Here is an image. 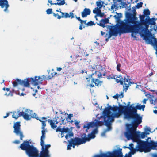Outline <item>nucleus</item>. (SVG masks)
<instances>
[{"mask_svg":"<svg viewBox=\"0 0 157 157\" xmlns=\"http://www.w3.org/2000/svg\"><path fill=\"white\" fill-rule=\"evenodd\" d=\"M120 66H121V65L120 64H117V70L119 71H120Z\"/></svg>","mask_w":157,"mask_h":157,"instance_id":"4c0bfd02","label":"nucleus"},{"mask_svg":"<svg viewBox=\"0 0 157 157\" xmlns=\"http://www.w3.org/2000/svg\"><path fill=\"white\" fill-rule=\"evenodd\" d=\"M73 136V133L71 132H70L65 135V137L66 139L67 140L68 138L72 137Z\"/></svg>","mask_w":157,"mask_h":157,"instance_id":"cd10ccee","label":"nucleus"},{"mask_svg":"<svg viewBox=\"0 0 157 157\" xmlns=\"http://www.w3.org/2000/svg\"><path fill=\"white\" fill-rule=\"evenodd\" d=\"M94 43L96 44L97 45H98L99 44L98 43L97 41H95L94 42Z\"/></svg>","mask_w":157,"mask_h":157,"instance_id":"13d9d810","label":"nucleus"},{"mask_svg":"<svg viewBox=\"0 0 157 157\" xmlns=\"http://www.w3.org/2000/svg\"><path fill=\"white\" fill-rule=\"evenodd\" d=\"M153 157H157V154H155L153 155Z\"/></svg>","mask_w":157,"mask_h":157,"instance_id":"0e129e2a","label":"nucleus"},{"mask_svg":"<svg viewBox=\"0 0 157 157\" xmlns=\"http://www.w3.org/2000/svg\"><path fill=\"white\" fill-rule=\"evenodd\" d=\"M30 81L34 86H37L42 83L41 82L46 79V76L43 75L40 76H35L34 78H30Z\"/></svg>","mask_w":157,"mask_h":157,"instance_id":"9b49d317","label":"nucleus"},{"mask_svg":"<svg viewBox=\"0 0 157 157\" xmlns=\"http://www.w3.org/2000/svg\"><path fill=\"white\" fill-rule=\"evenodd\" d=\"M0 6L1 8H4V12L7 13L9 12L8 8L10 7V5L7 0H0Z\"/></svg>","mask_w":157,"mask_h":157,"instance_id":"4468645a","label":"nucleus"},{"mask_svg":"<svg viewBox=\"0 0 157 157\" xmlns=\"http://www.w3.org/2000/svg\"><path fill=\"white\" fill-rule=\"evenodd\" d=\"M118 15H119V17H121L122 16V14L120 13H118Z\"/></svg>","mask_w":157,"mask_h":157,"instance_id":"4d7b16f0","label":"nucleus"},{"mask_svg":"<svg viewBox=\"0 0 157 157\" xmlns=\"http://www.w3.org/2000/svg\"><path fill=\"white\" fill-rule=\"evenodd\" d=\"M91 13V11L90 9L87 8H85L83 11L81 12V15L82 17H86L88 15H89Z\"/></svg>","mask_w":157,"mask_h":157,"instance_id":"a211bd4d","label":"nucleus"},{"mask_svg":"<svg viewBox=\"0 0 157 157\" xmlns=\"http://www.w3.org/2000/svg\"><path fill=\"white\" fill-rule=\"evenodd\" d=\"M10 95V93H8V94H7V93H6L5 94V95H6V96H9V95Z\"/></svg>","mask_w":157,"mask_h":157,"instance_id":"864d4df0","label":"nucleus"},{"mask_svg":"<svg viewBox=\"0 0 157 157\" xmlns=\"http://www.w3.org/2000/svg\"><path fill=\"white\" fill-rule=\"evenodd\" d=\"M155 25H151L150 27L151 28V29H150L151 31H152L153 30H154L155 31L157 32V26H156L155 27Z\"/></svg>","mask_w":157,"mask_h":157,"instance_id":"c756f323","label":"nucleus"},{"mask_svg":"<svg viewBox=\"0 0 157 157\" xmlns=\"http://www.w3.org/2000/svg\"><path fill=\"white\" fill-rule=\"evenodd\" d=\"M130 102H128L127 105L128 106H129L130 105Z\"/></svg>","mask_w":157,"mask_h":157,"instance_id":"69168bd1","label":"nucleus"},{"mask_svg":"<svg viewBox=\"0 0 157 157\" xmlns=\"http://www.w3.org/2000/svg\"><path fill=\"white\" fill-rule=\"evenodd\" d=\"M60 12L61 13V18H67L71 17V18H73L74 17V14L72 12H70L69 14L67 13H64L61 11H60Z\"/></svg>","mask_w":157,"mask_h":157,"instance_id":"f3484780","label":"nucleus"},{"mask_svg":"<svg viewBox=\"0 0 157 157\" xmlns=\"http://www.w3.org/2000/svg\"><path fill=\"white\" fill-rule=\"evenodd\" d=\"M46 12L47 14H52V9H48L46 10Z\"/></svg>","mask_w":157,"mask_h":157,"instance_id":"473e14b6","label":"nucleus"},{"mask_svg":"<svg viewBox=\"0 0 157 157\" xmlns=\"http://www.w3.org/2000/svg\"><path fill=\"white\" fill-rule=\"evenodd\" d=\"M86 20H82V21H81L79 27V29L80 30H82V29L83 28H83H84L85 26L83 24H84L86 25Z\"/></svg>","mask_w":157,"mask_h":157,"instance_id":"393cba45","label":"nucleus"},{"mask_svg":"<svg viewBox=\"0 0 157 157\" xmlns=\"http://www.w3.org/2000/svg\"><path fill=\"white\" fill-rule=\"evenodd\" d=\"M115 80L117 83H120L121 85H123V90H125V92L132 84L129 77L128 76H124V79L123 78L120 79L116 78Z\"/></svg>","mask_w":157,"mask_h":157,"instance_id":"9d476101","label":"nucleus"},{"mask_svg":"<svg viewBox=\"0 0 157 157\" xmlns=\"http://www.w3.org/2000/svg\"><path fill=\"white\" fill-rule=\"evenodd\" d=\"M62 69L61 67H58L57 68V70L58 71H60Z\"/></svg>","mask_w":157,"mask_h":157,"instance_id":"de8ad7c7","label":"nucleus"},{"mask_svg":"<svg viewBox=\"0 0 157 157\" xmlns=\"http://www.w3.org/2000/svg\"><path fill=\"white\" fill-rule=\"evenodd\" d=\"M93 25H94V22L91 21H90L86 24V26H91Z\"/></svg>","mask_w":157,"mask_h":157,"instance_id":"7c9ffc66","label":"nucleus"},{"mask_svg":"<svg viewBox=\"0 0 157 157\" xmlns=\"http://www.w3.org/2000/svg\"><path fill=\"white\" fill-rule=\"evenodd\" d=\"M106 74V73L105 72L104 73H103L102 74V75H103V76H105V75Z\"/></svg>","mask_w":157,"mask_h":157,"instance_id":"680f3d73","label":"nucleus"},{"mask_svg":"<svg viewBox=\"0 0 157 157\" xmlns=\"http://www.w3.org/2000/svg\"><path fill=\"white\" fill-rule=\"evenodd\" d=\"M73 114H69L68 115V117L66 118V119L67 121H70V120H71V118L73 117Z\"/></svg>","mask_w":157,"mask_h":157,"instance_id":"2f4dec72","label":"nucleus"},{"mask_svg":"<svg viewBox=\"0 0 157 157\" xmlns=\"http://www.w3.org/2000/svg\"><path fill=\"white\" fill-rule=\"evenodd\" d=\"M147 99H144L143 100V103L144 104H146V101H147Z\"/></svg>","mask_w":157,"mask_h":157,"instance_id":"c03bdc74","label":"nucleus"},{"mask_svg":"<svg viewBox=\"0 0 157 157\" xmlns=\"http://www.w3.org/2000/svg\"><path fill=\"white\" fill-rule=\"evenodd\" d=\"M133 14H128V19H124V21L125 25L128 30L129 33L131 32L132 37L136 38V35L139 33L141 37L145 40L147 44L152 43L151 38L152 35L148 29L149 25H155L156 23L154 22V18H150L149 16H147L144 19V15H140V21L138 20L136 16V12L135 7L132 8Z\"/></svg>","mask_w":157,"mask_h":157,"instance_id":"f257e3e1","label":"nucleus"},{"mask_svg":"<svg viewBox=\"0 0 157 157\" xmlns=\"http://www.w3.org/2000/svg\"><path fill=\"white\" fill-rule=\"evenodd\" d=\"M57 1L59 2L55 3V5L59 6L63 5L65 4V2H63L62 0H56Z\"/></svg>","mask_w":157,"mask_h":157,"instance_id":"bb28decb","label":"nucleus"},{"mask_svg":"<svg viewBox=\"0 0 157 157\" xmlns=\"http://www.w3.org/2000/svg\"><path fill=\"white\" fill-rule=\"evenodd\" d=\"M9 113H6V116H3V118H7L9 116Z\"/></svg>","mask_w":157,"mask_h":157,"instance_id":"37998d69","label":"nucleus"},{"mask_svg":"<svg viewBox=\"0 0 157 157\" xmlns=\"http://www.w3.org/2000/svg\"><path fill=\"white\" fill-rule=\"evenodd\" d=\"M151 91H154L155 92V94H157V91H155V90H151Z\"/></svg>","mask_w":157,"mask_h":157,"instance_id":"6e6d98bb","label":"nucleus"},{"mask_svg":"<svg viewBox=\"0 0 157 157\" xmlns=\"http://www.w3.org/2000/svg\"><path fill=\"white\" fill-rule=\"evenodd\" d=\"M61 132V137L63 138L64 136V133H67V132Z\"/></svg>","mask_w":157,"mask_h":157,"instance_id":"58836bf2","label":"nucleus"},{"mask_svg":"<svg viewBox=\"0 0 157 157\" xmlns=\"http://www.w3.org/2000/svg\"><path fill=\"white\" fill-rule=\"evenodd\" d=\"M104 3L101 1H97L96 2V5L97 6V7L100 9L103 7L104 5Z\"/></svg>","mask_w":157,"mask_h":157,"instance_id":"b1692460","label":"nucleus"},{"mask_svg":"<svg viewBox=\"0 0 157 157\" xmlns=\"http://www.w3.org/2000/svg\"><path fill=\"white\" fill-rule=\"evenodd\" d=\"M102 78V74L98 71H95L94 73L92 74L91 75L87 76L86 77V79L88 82H90V79H91V83H94V81L98 78Z\"/></svg>","mask_w":157,"mask_h":157,"instance_id":"ddd939ff","label":"nucleus"},{"mask_svg":"<svg viewBox=\"0 0 157 157\" xmlns=\"http://www.w3.org/2000/svg\"><path fill=\"white\" fill-rule=\"evenodd\" d=\"M99 25L101 26L102 27H105V26L104 25V24H103L102 23H100L99 24Z\"/></svg>","mask_w":157,"mask_h":157,"instance_id":"09e8293b","label":"nucleus"},{"mask_svg":"<svg viewBox=\"0 0 157 157\" xmlns=\"http://www.w3.org/2000/svg\"><path fill=\"white\" fill-rule=\"evenodd\" d=\"M153 112L155 114H157V110H154Z\"/></svg>","mask_w":157,"mask_h":157,"instance_id":"5fc2aeb1","label":"nucleus"},{"mask_svg":"<svg viewBox=\"0 0 157 157\" xmlns=\"http://www.w3.org/2000/svg\"><path fill=\"white\" fill-rule=\"evenodd\" d=\"M104 124V122L100 121L99 120L95 119L94 122H90L87 123L83 126L84 128H86V131L88 132V130L90 128L95 127L96 128L93 130L91 132L86 135L85 134H83L81 138L75 137L71 139L70 140H68L69 144L67 146V149L70 150L72 146L73 148L75 147V145H78L83 144L85 143L87 141H89L91 139H94L95 137V135L98 133V128Z\"/></svg>","mask_w":157,"mask_h":157,"instance_id":"7ed1b4c3","label":"nucleus"},{"mask_svg":"<svg viewBox=\"0 0 157 157\" xmlns=\"http://www.w3.org/2000/svg\"><path fill=\"white\" fill-rule=\"evenodd\" d=\"M53 16L56 17H57L58 19H60L61 18V16H60L58 14H55L54 13H53Z\"/></svg>","mask_w":157,"mask_h":157,"instance_id":"f704fd0d","label":"nucleus"},{"mask_svg":"<svg viewBox=\"0 0 157 157\" xmlns=\"http://www.w3.org/2000/svg\"><path fill=\"white\" fill-rule=\"evenodd\" d=\"M142 5L143 3L142 2H140L137 4L136 7V8H140L142 7Z\"/></svg>","mask_w":157,"mask_h":157,"instance_id":"72a5a7b5","label":"nucleus"},{"mask_svg":"<svg viewBox=\"0 0 157 157\" xmlns=\"http://www.w3.org/2000/svg\"><path fill=\"white\" fill-rule=\"evenodd\" d=\"M101 34L102 36H103L104 35L105 33V32H103L102 31H101Z\"/></svg>","mask_w":157,"mask_h":157,"instance_id":"8fccbe9b","label":"nucleus"},{"mask_svg":"<svg viewBox=\"0 0 157 157\" xmlns=\"http://www.w3.org/2000/svg\"><path fill=\"white\" fill-rule=\"evenodd\" d=\"M93 13H96L98 15V14L101 13V11L100 9L97 7L93 10Z\"/></svg>","mask_w":157,"mask_h":157,"instance_id":"a878e982","label":"nucleus"},{"mask_svg":"<svg viewBox=\"0 0 157 157\" xmlns=\"http://www.w3.org/2000/svg\"><path fill=\"white\" fill-rule=\"evenodd\" d=\"M89 86H90V87H94V85H92V84H90Z\"/></svg>","mask_w":157,"mask_h":157,"instance_id":"603ef678","label":"nucleus"},{"mask_svg":"<svg viewBox=\"0 0 157 157\" xmlns=\"http://www.w3.org/2000/svg\"><path fill=\"white\" fill-rule=\"evenodd\" d=\"M6 90L7 91H9L10 90V89L9 88H7L6 89Z\"/></svg>","mask_w":157,"mask_h":157,"instance_id":"052dcab7","label":"nucleus"},{"mask_svg":"<svg viewBox=\"0 0 157 157\" xmlns=\"http://www.w3.org/2000/svg\"><path fill=\"white\" fill-rule=\"evenodd\" d=\"M104 14V13H100L99 14H98V16H100L101 17H102L103 16Z\"/></svg>","mask_w":157,"mask_h":157,"instance_id":"49530a36","label":"nucleus"},{"mask_svg":"<svg viewBox=\"0 0 157 157\" xmlns=\"http://www.w3.org/2000/svg\"><path fill=\"white\" fill-rule=\"evenodd\" d=\"M18 83L16 81H14L13 82V85L14 87H16L17 86Z\"/></svg>","mask_w":157,"mask_h":157,"instance_id":"e433bc0d","label":"nucleus"},{"mask_svg":"<svg viewBox=\"0 0 157 157\" xmlns=\"http://www.w3.org/2000/svg\"><path fill=\"white\" fill-rule=\"evenodd\" d=\"M150 103L151 104H153V100H150Z\"/></svg>","mask_w":157,"mask_h":157,"instance_id":"bf43d9fd","label":"nucleus"},{"mask_svg":"<svg viewBox=\"0 0 157 157\" xmlns=\"http://www.w3.org/2000/svg\"><path fill=\"white\" fill-rule=\"evenodd\" d=\"M100 78H98L94 81V83H95L96 86L99 87L101 86V84L103 83V81L100 80Z\"/></svg>","mask_w":157,"mask_h":157,"instance_id":"4be33fe9","label":"nucleus"},{"mask_svg":"<svg viewBox=\"0 0 157 157\" xmlns=\"http://www.w3.org/2000/svg\"><path fill=\"white\" fill-rule=\"evenodd\" d=\"M52 76H51L49 75V76H48V78H47L46 77V79H47L48 80H49V79H50L51 78H52Z\"/></svg>","mask_w":157,"mask_h":157,"instance_id":"a18cd8bd","label":"nucleus"},{"mask_svg":"<svg viewBox=\"0 0 157 157\" xmlns=\"http://www.w3.org/2000/svg\"><path fill=\"white\" fill-rule=\"evenodd\" d=\"M27 114H29L31 117L30 118L29 120H30L32 118H36L37 120H39L40 119V118H39L37 117V116L36 114L34 113L33 114V111L32 110H30L27 109Z\"/></svg>","mask_w":157,"mask_h":157,"instance_id":"6ab92c4d","label":"nucleus"},{"mask_svg":"<svg viewBox=\"0 0 157 157\" xmlns=\"http://www.w3.org/2000/svg\"><path fill=\"white\" fill-rule=\"evenodd\" d=\"M121 149H115L113 152H107L97 155L93 157H122Z\"/></svg>","mask_w":157,"mask_h":157,"instance_id":"6e6552de","label":"nucleus"},{"mask_svg":"<svg viewBox=\"0 0 157 157\" xmlns=\"http://www.w3.org/2000/svg\"><path fill=\"white\" fill-rule=\"evenodd\" d=\"M118 9V4L116 2H113L111 6L110 10L112 13H114Z\"/></svg>","mask_w":157,"mask_h":157,"instance_id":"aec40b11","label":"nucleus"},{"mask_svg":"<svg viewBox=\"0 0 157 157\" xmlns=\"http://www.w3.org/2000/svg\"><path fill=\"white\" fill-rule=\"evenodd\" d=\"M124 92L123 91H121L120 94H117L116 95L113 96V97L115 99L121 98L124 97Z\"/></svg>","mask_w":157,"mask_h":157,"instance_id":"5701e85b","label":"nucleus"},{"mask_svg":"<svg viewBox=\"0 0 157 157\" xmlns=\"http://www.w3.org/2000/svg\"><path fill=\"white\" fill-rule=\"evenodd\" d=\"M115 111L119 114L120 116L122 114L124 115V118L128 120L132 119L131 122L140 121L139 124L142 122V117L137 113V109H142L143 111L145 107L144 105H140L139 103L136 105L132 104L130 106H121L113 107Z\"/></svg>","mask_w":157,"mask_h":157,"instance_id":"20e7f679","label":"nucleus"},{"mask_svg":"<svg viewBox=\"0 0 157 157\" xmlns=\"http://www.w3.org/2000/svg\"><path fill=\"white\" fill-rule=\"evenodd\" d=\"M19 84L25 87H29L30 86L29 83L28 79H25L24 80L17 79Z\"/></svg>","mask_w":157,"mask_h":157,"instance_id":"dca6fc26","label":"nucleus"},{"mask_svg":"<svg viewBox=\"0 0 157 157\" xmlns=\"http://www.w3.org/2000/svg\"><path fill=\"white\" fill-rule=\"evenodd\" d=\"M144 15H146L147 16H149V15H150V12L149 10L148 9H145L144 10Z\"/></svg>","mask_w":157,"mask_h":157,"instance_id":"c85d7f7f","label":"nucleus"},{"mask_svg":"<svg viewBox=\"0 0 157 157\" xmlns=\"http://www.w3.org/2000/svg\"><path fill=\"white\" fill-rule=\"evenodd\" d=\"M56 11L57 12H59L60 11H61V9H59V10H57Z\"/></svg>","mask_w":157,"mask_h":157,"instance_id":"e2e57ef3","label":"nucleus"},{"mask_svg":"<svg viewBox=\"0 0 157 157\" xmlns=\"http://www.w3.org/2000/svg\"><path fill=\"white\" fill-rule=\"evenodd\" d=\"M69 132V129L67 128H61L60 126L58 127L56 130V132Z\"/></svg>","mask_w":157,"mask_h":157,"instance_id":"412c9836","label":"nucleus"},{"mask_svg":"<svg viewBox=\"0 0 157 157\" xmlns=\"http://www.w3.org/2000/svg\"><path fill=\"white\" fill-rule=\"evenodd\" d=\"M140 121L131 122V124H126V131L124 132L125 137L129 139H132L137 141L138 145L137 149L140 151L145 149L147 151H150L151 150H157V141H154L151 140V138L148 137L145 141H143L141 139H144L150 133H152L155 130L151 131V129L146 126L144 128V132H141L137 131V128L140 124Z\"/></svg>","mask_w":157,"mask_h":157,"instance_id":"f03ea898","label":"nucleus"},{"mask_svg":"<svg viewBox=\"0 0 157 157\" xmlns=\"http://www.w3.org/2000/svg\"><path fill=\"white\" fill-rule=\"evenodd\" d=\"M124 21H122L119 24L117 25L110 31L106 33V36L108 39L110 38L112 36H117L118 34L120 35L126 33H129Z\"/></svg>","mask_w":157,"mask_h":157,"instance_id":"0eeeda50","label":"nucleus"},{"mask_svg":"<svg viewBox=\"0 0 157 157\" xmlns=\"http://www.w3.org/2000/svg\"><path fill=\"white\" fill-rule=\"evenodd\" d=\"M20 123V122H16L14 123L13 125V132L17 135L19 136L20 137V139L22 140V138L24 137V136L21 130Z\"/></svg>","mask_w":157,"mask_h":157,"instance_id":"f8f14e48","label":"nucleus"},{"mask_svg":"<svg viewBox=\"0 0 157 157\" xmlns=\"http://www.w3.org/2000/svg\"><path fill=\"white\" fill-rule=\"evenodd\" d=\"M76 16V19L78 20L80 22L81 21H82V20H81V19H80V17H77L76 16Z\"/></svg>","mask_w":157,"mask_h":157,"instance_id":"79ce46f5","label":"nucleus"},{"mask_svg":"<svg viewBox=\"0 0 157 157\" xmlns=\"http://www.w3.org/2000/svg\"><path fill=\"white\" fill-rule=\"evenodd\" d=\"M80 122V121H77L76 120H75L74 121V123L76 126H78Z\"/></svg>","mask_w":157,"mask_h":157,"instance_id":"c9c22d12","label":"nucleus"},{"mask_svg":"<svg viewBox=\"0 0 157 157\" xmlns=\"http://www.w3.org/2000/svg\"><path fill=\"white\" fill-rule=\"evenodd\" d=\"M116 78H120V79H121V78H122L121 76L120 75H117V76Z\"/></svg>","mask_w":157,"mask_h":157,"instance_id":"3c124183","label":"nucleus"},{"mask_svg":"<svg viewBox=\"0 0 157 157\" xmlns=\"http://www.w3.org/2000/svg\"><path fill=\"white\" fill-rule=\"evenodd\" d=\"M33 91H35V93H36L37 92V90L36 89L35 90Z\"/></svg>","mask_w":157,"mask_h":157,"instance_id":"774afa93","label":"nucleus"},{"mask_svg":"<svg viewBox=\"0 0 157 157\" xmlns=\"http://www.w3.org/2000/svg\"><path fill=\"white\" fill-rule=\"evenodd\" d=\"M27 109H25L23 108L20 110H17V111H14L13 112H11L13 114L12 115V117L17 119L18 117L21 116H22L23 118L27 121L29 120L30 118L31 117L29 115V114H27Z\"/></svg>","mask_w":157,"mask_h":157,"instance_id":"1a4fd4ad","label":"nucleus"},{"mask_svg":"<svg viewBox=\"0 0 157 157\" xmlns=\"http://www.w3.org/2000/svg\"><path fill=\"white\" fill-rule=\"evenodd\" d=\"M48 2L50 3V4L51 5H55L54 4H55V3H52V1L51 0H48Z\"/></svg>","mask_w":157,"mask_h":157,"instance_id":"a19ab883","label":"nucleus"},{"mask_svg":"<svg viewBox=\"0 0 157 157\" xmlns=\"http://www.w3.org/2000/svg\"><path fill=\"white\" fill-rule=\"evenodd\" d=\"M115 110L113 107L109 106L105 108L103 111V116L100 117L101 118L103 117L104 118L105 125L107 127V128L101 133L102 137H105L106 132L111 130V125L114 121V119L119 118L120 117L119 114Z\"/></svg>","mask_w":157,"mask_h":157,"instance_id":"423d86ee","label":"nucleus"},{"mask_svg":"<svg viewBox=\"0 0 157 157\" xmlns=\"http://www.w3.org/2000/svg\"><path fill=\"white\" fill-rule=\"evenodd\" d=\"M127 139L128 140H130V139H132L133 140V141L134 142H136L137 143V145H136V146L135 147H136L135 149H134V145L133 144L131 143L129 145V147H128V148L130 150V151H131V154L133 155L136 152V151H139L140 152H142L144 151L145 152H149L150 151H147V150H145V149L144 150L142 151H140L138 150L137 149V147H136L138 145L137 142V141H135V140H134L132 139H128V138H127Z\"/></svg>","mask_w":157,"mask_h":157,"instance_id":"2eb2a0df","label":"nucleus"},{"mask_svg":"<svg viewBox=\"0 0 157 157\" xmlns=\"http://www.w3.org/2000/svg\"><path fill=\"white\" fill-rule=\"evenodd\" d=\"M13 143L16 144H18L20 143V142L19 140H16L13 142Z\"/></svg>","mask_w":157,"mask_h":157,"instance_id":"ea45409f","label":"nucleus"},{"mask_svg":"<svg viewBox=\"0 0 157 157\" xmlns=\"http://www.w3.org/2000/svg\"><path fill=\"white\" fill-rule=\"evenodd\" d=\"M47 118L43 117L39 121L42 122V127L41 129L42 135L40 138V145L42 147V151L41 152V157L42 156H44V157H49L48 154V149L50 147L51 145L50 144H45L44 140L45 138L46 133L47 132V129H45L46 126L45 122L48 121L51 127L52 128L54 129L56 128L57 126L56 124L60 122V119L58 117L55 118V119L46 120Z\"/></svg>","mask_w":157,"mask_h":157,"instance_id":"39448f33","label":"nucleus"},{"mask_svg":"<svg viewBox=\"0 0 157 157\" xmlns=\"http://www.w3.org/2000/svg\"><path fill=\"white\" fill-rule=\"evenodd\" d=\"M84 71L83 70H82L81 71V72L82 74H83L84 73Z\"/></svg>","mask_w":157,"mask_h":157,"instance_id":"338daca9","label":"nucleus"}]
</instances>
